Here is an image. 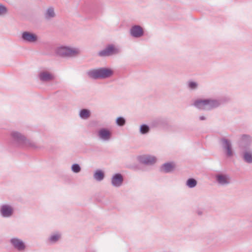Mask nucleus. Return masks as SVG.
<instances>
[{"instance_id":"2eb2a0df","label":"nucleus","mask_w":252,"mask_h":252,"mask_svg":"<svg viewBox=\"0 0 252 252\" xmlns=\"http://www.w3.org/2000/svg\"><path fill=\"white\" fill-rule=\"evenodd\" d=\"M124 178L119 173L113 174L111 178V185L115 188H120L123 184Z\"/></svg>"},{"instance_id":"20e7f679","label":"nucleus","mask_w":252,"mask_h":252,"mask_svg":"<svg viewBox=\"0 0 252 252\" xmlns=\"http://www.w3.org/2000/svg\"><path fill=\"white\" fill-rule=\"evenodd\" d=\"M37 78L42 83H49L55 79L54 73L50 68H41L38 71Z\"/></svg>"},{"instance_id":"7ed1b4c3","label":"nucleus","mask_w":252,"mask_h":252,"mask_svg":"<svg viewBox=\"0 0 252 252\" xmlns=\"http://www.w3.org/2000/svg\"><path fill=\"white\" fill-rule=\"evenodd\" d=\"M114 74V71L110 68L99 67L89 70L87 72L88 76L94 80L109 78Z\"/></svg>"},{"instance_id":"a878e982","label":"nucleus","mask_w":252,"mask_h":252,"mask_svg":"<svg viewBox=\"0 0 252 252\" xmlns=\"http://www.w3.org/2000/svg\"><path fill=\"white\" fill-rule=\"evenodd\" d=\"M188 86L189 89L195 90L197 89L198 84L196 82L190 81L188 83Z\"/></svg>"},{"instance_id":"4be33fe9","label":"nucleus","mask_w":252,"mask_h":252,"mask_svg":"<svg viewBox=\"0 0 252 252\" xmlns=\"http://www.w3.org/2000/svg\"><path fill=\"white\" fill-rule=\"evenodd\" d=\"M91 113L90 110L82 109L79 112V117L83 120H87L91 116Z\"/></svg>"},{"instance_id":"b1692460","label":"nucleus","mask_w":252,"mask_h":252,"mask_svg":"<svg viewBox=\"0 0 252 252\" xmlns=\"http://www.w3.org/2000/svg\"><path fill=\"white\" fill-rule=\"evenodd\" d=\"M197 181L194 178H189L186 181V186L189 188H193L197 185Z\"/></svg>"},{"instance_id":"39448f33","label":"nucleus","mask_w":252,"mask_h":252,"mask_svg":"<svg viewBox=\"0 0 252 252\" xmlns=\"http://www.w3.org/2000/svg\"><path fill=\"white\" fill-rule=\"evenodd\" d=\"M56 53L63 57H75L81 53V50L76 47L61 46L57 49Z\"/></svg>"},{"instance_id":"412c9836","label":"nucleus","mask_w":252,"mask_h":252,"mask_svg":"<svg viewBox=\"0 0 252 252\" xmlns=\"http://www.w3.org/2000/svg\"><path fill=\"white\" fill-rule=\"evenodd\" d=\"M56 15L54 9L52 7H49L46 9L44 13V17L46 20H50Z\"/></svg>"},{"instance_id":"a211bd4d","label":"nucleus","mask_w":252,"mask_h":252,"mask_svg":"<svg viewBox=\"0 0 252 252\" xmlns=\"http://www.w3.org/2000/svg\"><path fill=\"white\" fill-rule=\"evenodd\" d=\"M175 168V164L174 162H166L163 164L159 168L161 172L169 173L173 172Z\"/></svg>"},{"instance_id":"f257e3e1","label":"nucleus","mask_w":252,"mask_h":252,"mask_svg":"<svg viewBox=\"0 0 252 252\" xmlns=\"http://www.w3.org/2000/svg\"><path fill=\"white\" fill-rule=\"evenodd\" d=\"M8 143L10 146L16 148L32 149L40 148L36 142L28 138L24 134L15 130L10 131Z\"/></svg>"},{"instance_id":"393cba45","label":"nucleus","mask_w":252,"mask_h":252,"mask_svg":"<svg viewBox=\"0 0 252 252\" xmlns=\"http://www.w3.org/2000/svg\"><path fill=\"white\" fill-rule=\"evenodd\" d=\"M71 171L74 173H78L81 170V168L80 165L78 163H74L71 167Z\"/></svg>"},{"instance_id":"f8f14e48","label":"nucleus","mask_w":252,"mask_h":252,"mask_svg":"<svg viewBox=\"0 0 252 252\" xmlns=\"http://www.w3.org/2000/svg\"><path fill=\"white\" fill-rule=\"evenodd\" d=\"M221 146L225 151V155L228 158L233 157L234 153L232 148L231 141L225 138H222L220 140Z\"/></svg>"},{"instance_id":"6e6552de","label":"nucleus","mask_w":252,"mask_h":252,"mask_svg":"<svg viewBox=\"0 0 252 252\" xmlns=\"http://www.w3.org/2000/svg\"><path fill=\"white\" fill-rule=\"evenodd\" d=\"M9 243L13 249L18 252H25L27 247L26 243L21 239L14 237L9 240Z\"/></svg>"},{"instance_id":"4468645a","label":"nucleus","mask_w":252,"mask_h":252,"mask_svg":"<svg viewBox=\"0 0 252 252\" xmlns=\"http://www.w3.org/2000/svg\"><path fill=\"white\" fill-rule=\"evenodd\" d=\"M22 40L27 43H35L38 40L37 35L32 32L25 31L22 33Z\"/></svg>"},{"instance_id":"6ab92c4d","label":"nucleus","mask_w":252,"mask_h":252,"mask_svg":"<svg viewBox=\"0 0 252 252\" xmlns=\"http://www.w3.org/2000/svg\"><path fill=\"white\" fill-rule=\"evenodd\" d=\"M61 238V234L59 233H54L50 235L47 239V242L51 244L56 243Z\"/></svg>"},{"instance_id":"cd10ccee","label":"nucleus","mask_w":252,"mask_h":252,"mask_svg":"<svg viewBox=\"0 0 252 252\" xmlns=\"http://www.w3.org/2000/svg\"><path fill=\"white\" fill-rule=\"evenodd\" d=\"M7 11V9L6 7L4 5L0 4V16L5 14Z\"/></svg>"},{"instance_id":"ddd939ff","label":"nucleus","mask_w":252,"mask_h":252,"mask_svg":"<svg viewBox=\"0 0 252 252\" xmlns=\"http://www.w3.org/2000/svg\"><path fill=\"white\" fill-rule=\"evenodd\" d=\"M97 136L102 141H109L112 137V132L107 128H100L97 132Z\"/></svg>"},{"instance_id":"f3484780","label":"nucleus","mask_w":252,"mask_h":252,"mask_svg":"<svg viewBox=\"0 0 252 252\" xmlns=\"http://www.w3.org/2000/svg\"><path fill=\"white\" fill-rule=\"evenodd\" d=\"M129 32L130 35L134 38H140L144 35L143 28L139 25H134L131 27Z\"/></svg>"},{"instance_id":"dca6fc26","label":"nucleus","mask_w":252,"mask_h":252,"mask_svg":"<svg viewBox=\"0 0 252 252\" xmlns=\"http://www.w3.org/2000/svg\"><path fill=\"white\" fill-rule=\"evenodd\" d=\"M240 155L245 162L252 164V148L240 150Z\"/></svg>"},{"instance_id":"1a4fd4ad","label":"nucleus","mask_w":252,"mask_h":252,"mask_svg":"<svg viewBox=\"0 0 252 252\" xmlns=\"http://www.w3.org/2000/svg\"><path fill=\"white\" fill-rule=\"evenodd\" d=\"M252 137L248 134L241 135L237 142L239 150L252 149Z\"/></svg>"},{"instance_id":"aec40b11","label":"nucleus","mask_w":252,"mask_h":252,"mask_svg":"<svg viewBox=\"0 0 252 252\" xmlns=\"http://www.w3.org/2000/svg\"><path fill=\"white\" fill-rule=\"evenodd\" d=\"M104 177L105 173L100 169H97L94 173L93 178L96 181L100 182L104 179Z\"/></svg>"},{"instance_id":"0eeeda50","label":"nucleus","mask_w":252,"mask_h":252,"mask_svg":"<svg viewBox=\"0 0 252 252\" xmlns=\"http://www.w3.org/2000/svg\"><path fill=\"white\" fill-rule=\"evenodd\" d=\"M215 180L218 185L227 187L231 183V177L227 173L219 172L215 175Z\"/></svg>"},{"instance_id":"5701e85b","label":"nucleus","mask_w":252,"mask_h":252,"mask_svg":"<svg viewBox=\"0 0 252 252\" xmlns=\"http://www.w3.org/2000/svg\"><path fill=\"white\" fill-rule=\"evenodd\" d=\"M150 127L146 124H143L140 126L139 128V132L141 134H147L150 132Z\"/></svg>"},{"instance_id":"9b49d317","label":"nucleus","mask_w":252,"mask_h":252,"mask_svg":"<svg viewBox=\"0 0 252 252\" xmlns=\"http://www.w3.org/2000/svg\"><path fill=\"white\" fill-rule=\"evenodd\" d=\"M139 162L146 165H153L157 161V158L151 155H143L138 157Z\"/></svg>"},{"instance_id":"7c9ffc66","label":"nucleus","mask_w":252,"mask_h":252,"mask_svg":"<svg viewBox=\"0 0 252 252\" xmlns=\"http://www.w3.org/2000/svg\"><path fill=\"white\" fill-rule=\"evenodd\" d=\"M198 214L201 215V212L198 213Z\"/></svg>"},{"instance_id":"c85d7f7f","label":"nucleus","mask_w":252,"mask_h":252,"mask_svg":"<svg viewBox=\"0 0 252 252\" xmlns=\"http://www.w3.org/2000/svg\"><path fill=\"white\" fill-rule=\"evenodd\" d=\"M199 120L200 121H205L206 120V117L204 116H200L199 117Z\"/></svg>"},{"instance_id":"f03ea898","label":"nucleus","mask_w":252,"mask_h":252,"mask_svg":"<svg viewBox=\"0 0 252 252\" xmlns=\"http://www.w3.org/2000/svg\"><path fill=\"white\" fill-rule=\"evenodd\" d=\"M224 102L222 98L197 99L193 102L192 105L198 109L209 111L219 107Z\"/></svg>"},{"instance_id":"9d476101","label":"nucleus","mask_w":252,"mask_h":252,"mask_svg":"<svg viewBox=\"0 0 252 252\" xmlns=\"http://www.w3.org/2000/svg\"><path fill=\"white\" fill-rule=\"evenodd\" d=\"M14 208L9 204H2L0 206V216L3 218L11 217L14 214Z\"/></svg>"},{"instance_id":"c756f323","label":"nucleus","mask_w":252,"mask_h":252,"mask_svg":"<svg viewBox=\"0 0 252 252\" xmlns=\"http://www.w3.org/2000/svg\"><path fill=\"white\" fill-rule=\"evenodd\" d=\"M87 252H96L95 250L93 249H89L87 251Z\"/></svg>"},{"instance_id":"bb28decb","label":"nucleus","mask_w":252,"mask_h":252,"mask_svg":"<svg viewBox=\"0 0 252 252\" xmlns=\"http://www.w3.org/2000/svg\"><path fill=\"white\" fill-rule=\"evenodd\" d=\"M126 120L123 117L117 118L116 121L117 125L120 126H123L126 124Z\"/></svg>"},{"instance_id":"423d86ee","label":"nucleus","mask_w":252,"mask_h":252,"mask_svg":"<svg viewBox=\"0 0 252 252\" xmlns=\"http://www.w3.org/2000/svg\"><path fill=\"white\" fill-rule=\"evenodd\" d=\"M121 51L120 47L116 46L113 44H110L107 45L103 50L99 51L97 55L100 57H110L119 54Z\"/></svg>"}]
</instances>
